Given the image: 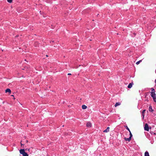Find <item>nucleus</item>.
Listing matches in <instances>:
<instances>
[{"mask_svg": "<svg viewBox=\"0 0 156 156\" xmlns=\"http://www.w3.org/2000/svg\"><path fill=\"white\" fill-rule=\"evenodd\" d=\"M151 97L153 98L154 101L156 102V94L155 93L154 94L152 93V94H151Z\"/></svg>", "mask_w": 156, "mask_h": 156, "instance_id": "f03ea898", "label": "nucleus"}, {"mask_svg": "<svg viewBox=\"0 0 156 156\" xmlns=\"http://www.w3.org/2000/svg\"><path fill=\"white\" fill-rule=\"evenodd\" d=\"M20 144H21V146H22V145H23V144H22L21 142L20 143Z\"/></svg>", "mask_w": 156, "mask_h": 156, "instance_id": "aec40b11", "label": "nucleus"}, {"mask_svg": "<svg viewBox=\"0 0 156 156\" xmlns=\"http://www.w3.org/2000/svg\"><path fill=\"white\" fill-rule=\"evenodd\" d=\"M142 62V60H140V61H138L136 63V65H138L140 62Z\"/></svg>", "mask_w": 156, "mask_h": 156, "instance_id": "ddd939ff", "label": "nucleus"}, {"mask_svg": "<svg viewBox=\"0 0 156 156\" xmlns=\"http://www.w3.org/2000/svg\"><path fill=\"white\" fill-rule=\"evenodd\" d=\"M121 105V103L120 102H117L115 103V107H117V106H119Z\"/></svg>", "mask_w": 156, "mask_h": 156, "instance_id": "f8f14e48", "label": "nucleus"}, {"mask_svg": "<svg viewBox=\"0 0 156 156\" xmlns=\"http://www.w3.org/2000/svg\"><path fill=\"white\" fill-rule=\"evenodd\" d=\"M13 99H15V98H13Z\"/></svg>", "mask_w": 156, "mask_h": 156, "instance_id": "a878e982", "label": "nucleus"}, {"mask_svg": "<svg viewBox=\"0 0 156 156\" xmlns=\"http://www.w3.org/2000/svg\"><path fill=\"white\" fill-rule=\"evenodd\" d=\"M87 108V106L85 105H83L82 106V108L83 109H86Z\"/></svg>", "mask_w": 156, "mask_h": 156, "instance_id": "9b49d317", "label": "nucleus"}, {"mask_svg": "<svg viewBox=\"0 0 156 156\" xmlns=\"http://www.w3.org/2000/svg\"><path fill=\"white\" fill-rule=\"evenodd\" d=\"M133 84V83H129L128 86V87L129 88H130L132 87Z\"/></svg>", "mask_w": 156, "mask_h": 156, "instance_id": "0eeeda50", "label": "nucleus"}, {"mask_svg": "<svg viewBox=\"0 0 156 156\" xmlns=\"http://www.w3.org/2000/svg\"><path fill=\"white\" fill-rule=\"evenodd\" d=\"M144 156H150L148 152L146 151L145 152Z\"/></svg>", "mask_w": 156, "mask_h": 156, "instance_id": "9d476101", "label": "nucleus"}, {"mask_svg": "<svg viewBox=\"0 0 156 156\" xmlns=\"http://www.w3.org/2000/svg\"><path fill=\"white\" fill-rule=\"evenodd\" d=\"M20 153L23 155V156H28V154L25 152L24 149H21L20 150Z\"/></svg>", "mask_w": 156, "mask_h": 156, "instance_id": "f257e3e1", "label": "nucleus"}, {"mask_svg": "<svg viewBox=\"0 0 156 156\" xmlns=\"http://www.w3.org/2000/svg\"><path fill=\"white\" fill-rule=\"evenodd\" d=\"M109 129H110V128H109V127H108L107 128V129L109 131Z\"/></svg>", "mask_w": 156, "mask_h": 156, "instance_id": "6ab92c4d", "label": "nucleus"}, {"mask_svg": "<svg viewBox=\"0 0 156 156\" xmlns=\"http://www.w3.org/2000/svg\"><path fill=\"white\" fill-rule=\"evenodd\" d=\"M126 129L129 131V132L130 131L128 127L127 126L126 127Z\"/></svg>", "mask_w": 156, "mask_h": 156, "instance_id": "f3484780", "label": "nucleus"}, {"mask_svg": "<svg viewBox=\"0 0 156 156\" xmlns=\"http://www.w3.org/2000/svg\"><path fill=\"white\" fill-rule=\"evenodd\" d=\"M26 150H28V151H29V149H27Z\"/></svg>", "mask_w": 156, "mask_h": 156, "instance_id": "4be33fe9", "label": "nucleus"}, {"mask_svg": "<svg viewBox=\"0 0 156 156\" xmlns=\"http://www.w3.org/2000/svg\"><path fill=\"white\" fill-rule=\"evenodd\" d=\"M7 1L9 3H11L12 2V0H7Z\"/></svg>", "mask_w": 156, "mask_h": 156, "instance_id": "dca6fc26", "label": "nucleus"}, {"mask_svg": "<svg viewBox=\"0 0 156 156\" xmlns=\"http://www.w3.org/2000/svg\"><path fill=\"white\" fill-rule=\"evenodd\" d=\"M27 142H28V141H27Z\"/></svg>", "mask_w": 156, "mask_h": 156, "instance_id": "bb28decb", "label": "nucleus"}, {"mask_svg": "<svg viewBox=\"0 0 156 156\" xmlns=\"http://www.w3.org/2000/svg\"><path fill=\"white\" fill-rule=\"evenodd\" d=\"M68 75H71V74L70 73H68Z\"/></svg>", "mask_w": 156, "mask_h": 156, "instance_id": "412c9836", "label": "nucleus"}, {"mask_svg": "<svg viewBox=\"0 0 156 156\" xmlns=\"http://www.w3.org/2000/svg\"><path fill=\"white\" fill-rule=\"evenodd\" d=\"M124 139L126 141H129L131 140V138L130 137H129V138L124 137Z\"/></svg>", "mask_w": 156, "mask_h": 156, "instance_id": "6e6552de", "label": "nucleus"}, {"mask_svg": "<svg viewBox=\"0 0 156 156\" xmlns=\"http://www.w3.org/2000/svg\"><path fill=\"white\" fill-rule=\"evenodd\" d=\"M149 111L151 112H153V110L152 109V107L151 105L149 106Z\"/></svg>", "mask_w": 156, "mask_h": 156, "instance_id": "423d86ee", "label": "nucleus"}, {"mask_svg": "<svg viewBox=\"0 0 156 156\" xmlns=\"http://www.w3.org/2000/svg\"><path fill=\"white\" fill-rule=\"evenodd\" d=\"M9 93V94H10L11 93V90L9 89H7L5 90V93Z\"/></svg>", "mask_w": 156, "mask_h": 156, "instance_id": "39448f33", "label": "nucleus"}, {"mask_svg": "<svg viewBox=\"0 0 156 156\" xmlns=\"http://www.w3.org/2000/svg\"><path fill=\"white\" fill-rule=\"evenodd\" d=\"M151 94H152V93H154V94L155 93V90L153 88H151Z\"/></svg>", "mask_w": 156, "mask_h": 156, "instance_id": "1a4fd4ad", "label": "nucleus"}, {"mask_svg": "<svg viewBox=\"0 0 156 156\" xmlns=\"http://www.w3.org/2000/svg\"><path fill=\"white\" fill-rule=\"evenodd\" d=\"M11 96L14 97V95H11Z\"/></svg>", "mask_w": 156, "mask_h": 156, "instance_id": "5701e85b", "label": "nucleus"}, {"mask_svg": "<svg viewBox=\"0 0 156 156\" xmlns=\"http://www.w3.org/2000/svg\"><path fill=\"white\" fill-rule=\"evenodd\" d=\"M144 130L148 131L149 130V127L148 126V125L146 123L144 127Z\"/></svg>", "mask_w": 156, "mask_h": 156, "instance_id": "7ed1b4c3", "label": "nucleus"}, {"mask_svg": "<svg viewBox=\"0 0 156 156\" xmlns=\"http://www.w3.org/2000/svg\"><path fill=\"white\" fill-rule=\"evenodd\" d=\"M145 110H144L143 111V112H142V113H143V114L144 113H145Z\"/></svg>", "mask_w": 156, "mask_h": 156, "instance_id": "a211bd4d", "label": "nucleus"}, {"mask_svg": "<svg viewBox=\"0 0 156 156\" xmlns=\"http://www.w3.org/2000/svg\"><path fill=\"white\" fill-rule=\"evenodd\" d=\"M129 132V135H130L129 137H130L131 138V137L132 136V135L130 131V132Z\"/></svg>", "mask_w": 156, "mask_h": 156, "instance_id": "4468645a", "label": "nucleus"}, {"mask_svg": "<svg viewBox=\"0 0 156 156\" xmlns=\"http://www.w3.org/2000/svg\"><path fill=\"white\" fill-rule=\"evenodd\" d=\"M86 126L87 127H90L92 126V124L90 122H88Z\"/></svg>", "mask_w": 156, "mask_h": 156, "instance_id": "20e7f679", "label": "nucleus"}, {"mask_svg": "<svg viewBox=\"0 0 156 156\" xmlns=\"http://www.w3.org/2000/svg\"><path fill=\"white\" fill-rule=\"evenodd\" d=\"M155 83H156V80H155Z\"/></svg>", "mask_w": 156, "mask_h": 156, "instance_id": "b1692460", "label": "nucleus"}, {"mask_svg": "<svg viewBox=\"0 0 156 156\" xmlns=\"http://www.w3.org/2000/svg\"><path fill=\"white\" fill-rule=\"evenodd\" d=\"M109 131L107 129H106L105 130H104L103 131L104 132H106L107 133Z\"/></svg>", "mask_w": 156, "mask_h": 156, "instance_id": "2eb2a0df", "label": "nucleus"}, {"mask_svg": "<svg viewBox=\"0 0 156 156\" xmlns=\"http://www.w3.org/2000/svg\"><path fill=\"white\" fill-rule=\"evenodd\" d=\"M46 56L47 57H48V56L47 55H46Z\"/></svg>", "mask_w": 156, "mask_h": 156, "instance_id": "393cba45", "label": "nucleus"}]
</instances>
